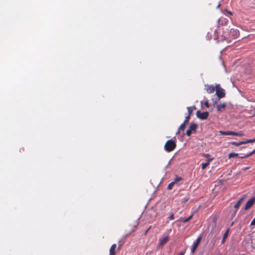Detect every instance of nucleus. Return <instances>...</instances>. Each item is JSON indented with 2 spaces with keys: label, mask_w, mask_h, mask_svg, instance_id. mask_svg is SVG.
<instances>
[{
  "label": "nucleus",
  "mask_w": 255,
  "mask_h": 255,
  "mask_svg": "<svg viewBox=\"0 0 255 255\" xmlns=\"http://www.w3.org/2000/svg\"><path fill=\"white\" fill-rule=\"evenodd\" d=\"M151 226H150L148 228V229H147V230L145 231V235H146V234L147 233V232H148V231L151 229Z\"/></svg>",
  "instance_id": "34"
},
{
  "label": "nucleus",
  "mask_w": 255,
  "mask_h": 255,
  "mask_svg": "<svg viewBox=\"0 0 255 255\" xmlns=\"http://www.w3.org/2000/svg\"><path fill=\"white\" fill-rule=\"evenodd\" d=\"M186 124L185 123H182L180 126L179 127V128H178V131L177 132L176 134H178L180 131H183L184 130L185 128V127H186Z\"/></svg>",
  "instance_id": "18"
},
{
  "label": "nucleus",
  "mask_w": 255,
  "mask_h": 255,
  "mask_svg": "<svg viewBox=\"0 0 255 255\" xmlns=\"http://www.w3.org/2000/svg\"><path fill=\"white\" fill-rule=\"evenodd\" d=\"M254 141H255V138L252 139H248L246 141H244V142H245V144H246L247 143H252V142H254Z\"/></svg>",
  "instance_id": "26"
},
{
  "label": "nucleus",
  "mask_w": 255,
  "mask_h": 255,
  "mask_svg": "<svg viewBox=\"0 0 255 255\" xmlns=\"http://www.w3.org/2000/svg\"><path fill=\"white\" fill-rule=\"evenodd\" d=\"M190 119V115H187L186 117H185V119L184 121V123H185V124H187L188 123L189 120Z\"/></svg>",
  "instance_id": "25"
},
{
  "label": "nucleus",
  "mask_w": 255,
  "mask_h": 255,
  "mask_svg": "<svg viewBox=\"0 0 255 255\" xmlns=\"http://www.w3.org/2000/svg\"><path fill=\"white\" fill-rule=\"evenodd\" d=\"M254 115H255V114H254Z\"/></svg>",
  "instance_id": "37"
},
{
  "label": "nucleus",
  "mask_w": 255,
  "mask_h": 255,
  "mask_svg": "<svg viewBox=\"0 0 255 255\" xmlns=\"http://www.w3.org/2000/svg\"><path fill=\"white\" fill-rule=\"evenodd\" d=\"M187 109L188 110V115H190V116H191L194 110L196 109V107L195 106H193L192 107H188L187 108Z\"/></svg>",
  "instance_id": "17"
},
{
  "label": "nucleus",
  "mask_w": 255,
  "mask_h": 255,
  "mask_svg": "<svg viewBox=\"0 0 255 255\" xmlns=\"http://www.w3.org/2000/svg\"><path fill=\"white\" fill-rule=\"evenodd\" d=\"M182 180V178L181 177H176L174 180L173 181L174 183H177V182L180 181Z\"/></svg>",
  "instance_id": "23"
},
{
  "label": "nucleus",
  "mask_w": 255,
  "mask_h": 255,
  "mask_svg": "<svg viewBox=\"0 0 255 255\" xmlns=\"http://www.w3.org/2000/svg\"><path fill=\"white\" fill-rule=\"evenodd\" d=\"M176 147V142L174 140L171 139L168 140L165 145H164V149L167 152H171L175 149Z\"/></svg>",
  "instance_id": "1"
},
{
  "label": "nucleus",
  "mask_w": 255,
  "mask_h": 255,
  "mask_svg": "<svg viewBox=\"0 0 255 255\" xmlns=\"http://www.w3.org/2000/svg\"><path fill=\"white\" fill-rule=\"evenodd\" d=\"M255 225V218L252 221L251 225L253 226Z\"/></svg>",
  "instance_id": "30"
},
{
  "label": "nucleus",
  "mask_w": 255,
  "mask_h": 255,
  "mask_svg": "<svg viewBox=\"0 0 255 255\" xmlns=\"http://www.w3.org/2000/svg\"><path fill=\"white\" fill-rule=\"evenodd\" d=\"M203 156L204 157H205L208 158V157H209L210 156V155L209 154H208V153H207V154H203Z\"/></svg>",
  "instance_id": "31"
},
{
  "label": "nucleus",
  "mask_w": 255,
  "mask_h": 255,
  "mask_svg": "<svg viewBox=\"0 0 255 255\" xmlns=\"http://www.w3.org/2000/svg\"><path fill=\"white\" fill-rule=\"evenodd\" d=\"M230 34L233 38H237L239 36V31L238 29L232 28L230 30Z\"/></svg>",
  "instance_id": "9"
},
{
  "label": "nucleus",
  "mask_w": 255,
  "mask_h": 255,
  "mask_svg": "<svg viewBox=\"0 0 255 255\" xmlns=\"http://www.w3.org/2000/svg\"><path fill=\"white\" fill-rule=\"evenodd\" d=\"M244 199V197L241 198L234 205V209L232 210L230 212V213L232 214L233 216H234L235 215Z\"/></svg>",
  "instance_id": "3"
},
{
  "label": "nucleus",
  "mask_w": 255,
  "mask_h": 255,
  "mask_svg": "<svg viewBox=\"0 0 255 255\" xmlns=\"http://www.w3.org/2000/svg\"><path fill=\"white\" fill-rule=\"evenodd\" d=\"M202 238V236L200 235V236L196 239V241L194 243L191 249L192 253H194L197 247H198L199 244L200 243Z\"/></svg>",
  "instance_id": "5"
},
{
  "label": "nucleus",
  "mask_w": 255,
  "mask_h": 255,
  "mask_svg": "<svg viewBox=\"0 0 255 255\" xmlns=\"http://www.w3.org/2000/svg\"><path fill=\"white\" fill-rule=\"evenodd\" d=\"M226 11L227 12H228L230 15H232V13L231 11H228L227 10H226Z\"/></svg>",
  "instance_id": "35"
},
{
  "label": "nucleus",
  "mask_w": 255,
  "mask_h": 255,
  "mask_svg": "<svg viewBox=\"0 0 255 255\" xmlns=\"http://www.w3.org/2000/svg\"><path fill=\"white\" fill-rule=\"evenodd\" d=\"M169 241V237L166 236L162 239L159 240V246L160 247L163 246Z\"/></svg>",
  "instance_id": "10"
},
{
  "label": "nucleus",
  "mask_w": 255,
  "mask_h": 255,
  "mask_svg": "<svg viewBox=\"0 0 255 255\" xmlns=\"http://www.w3.org/2000/svg\"><path fill=\"white\" fill-rule=\"evenodd\" d=\"M243 135L244 133L242 131H240L238 132L234 131V136H242Z\"/></svg>",
  "instance_id": "20"
},
{
  "label": "nucleus",
  "mask_w": 255,
  "mask_h": 255,
  "mask_svg": "<svg viewBox=\"0 0 255 255\" xmlns=\"http://www.w3.org/2000/svg\"><path fill=\"white\" fill-rule=\"evenodd\" d=\"M254 153H255V149L253 151H252L251 152H250L249 154H248L247 155L241 157V158L249 157Z\"/></svg>",
  "instance_id": "24"
},
{
  "label": "nucleus",
  "mask_w": 255,
  "mask_h": 255,
  "mask_svg": "<svg viewBox=\"0 0 255 255\" xmlns=\"http://www.w3.org/2000/svg\"><path fill=\"white\" fill-rule=\"evenodd\" d=\"M216 94L219 99L225 96V90L222 89L219 84H216Z\"/></svg>",
  "instance_id": "2"
},
{
  "label": "nucleus",
  "mask_w": 255,
  "mask_h": 255,
  "mask_svg": "<svg viewBox=\"0 0 255 255\" xmlns=\"http://www.w3.org/2000/svg\"><path fill=\"white\" fill-rule=\"evenodd\" d=\"M179 255H184V252H181L179 254Z\"/></svg>",
  "instance_id": "36"
},
{
  "label": "nucleus",
  "mask_w": 255,
  "mask_h": 255,
  "mask_svg": "<svg viewBox=\"0 0 255 255\" xmlns=\"http://www.w3.org/2000/svg\"><path fill=\"white\" fill-rule=\"evenodd\" d=\"M255 203V197H252L246 204L244 209L247 210L250 209Z\"/></svg>",
  "instance_id": "7"
},
{
  "label": "nucleus",
  "mask_w": 255,
  "mask_h": 255,
  "mask_svg": "<svg viewBox=\"0 0 255 255\" xmlns=\"http://www.w3.org/2000/svg\"><path fill=\"white\" fill-rule=\"evenodd\" d=\"M238 155H239L238 153H235V152H232V153H229V154L228 155V157H229V158H231L234 157L238 156Z\"/></svg>",
  "instance_id": "21"
},
{
  "label": "nucleus",
  "mask_w": 255,
  "mask_h": 255,
  "mask_svg": "<svg viewBox=\"0 0 255 255\" xmlns=\"http://www.w3.org/2000/svg\"><path fill=\"white\" fill-rule=\"evenodd\" d=\"M196 116L201 120H205L208 118L209 116V113L208 112L202 113L200 111H198L196 112Z\"/></svg>",
  "instance_id": "4"
},
{
  "label": "nucleus",
  "mask_w": 255,
  "mask_h": 255,
  "mask_svg": "<svg viewBox=\"0 0 255 255\" xmlns=\"http://www.w3.org/2000/svg\"><path fill=\"white\" fill-rule=\"evenodd\" d=\"M229 229H228L226 231V232L224 233V235H223V239H222V242H221V244H224L228 235H229Z\"/></svg>",
  "instance_id": "16"
},
{
  "label": "nucleus",
  "mask_w": 255,
  "mask_h": 255,
  "mask_svg": "<svg viewBox=\"0 0 255 255\" xmlns=\"http://www.w3.org/2000/svg\"><path fill=\"white\" fill-rule=\"evenodd\" d=\"M197 128V125L196 124H191L188 129L186 130V134L188 136H190L193 131H195Z\"/></svg>",
  "instance_id": "6"
},
{
  "label": "nucleus",
  "mask_w": 255,
  "mask_h": 255,
  "mask_svg": "<svg viewBox=\"0 0 255 255\" xmlns=\"http://www.w3.org/2000/svg\"><path fill=\"white\" fill-rule=\"evenodd\" d=\"M230 144L238 146H240L242 144H245V142H244V141H240L238 142L232 141V142H230Z\"/></svg>",
  "instance_id": "19"
},
{
  "label": "nucleus",
  "mask_w": 255,
  "mask_h": 255,
  "mask_svg": "<svg viewBox=\"0 0 255 255\" xmlns=\"http://www.w3.org/2000/svg\"><path fill=\"white\" fill-rule=\"evenodd\" d=\"M226 103H224L222 104H218L217 105V110L218 112L222 111L223 109H224L226 107Z\"/></svg>",
  "instance_id": "14"
},
{
  "label": "nucleus",
  "mask_w": 255,
  "mask_h": 255,
  "mask_svg": "<svg viewBox=\"0 0 255 255\" xmlns=\"http://www.w3.org/2000/svg\"><path fill=\"white\" fill-rule=\"evenodd\" d=\"M116 247L117 245L115 244L112 245L110 249L109 255H115Z\"/></svg>",
  "instance_id": "12"
},
{
  "label": "nucleus",
  "mask_w": 255,
  "mask_h": 255,
  "mask_svg": "<svg viewBox=\"0 0 255 255\" xmlns=\"http://www.w3.org/2000/svg\"><path fill=\"white\" fill-rule=\"evenodd\" d=\"M205 89L206 92L208 94H212L216 91V86H214L213 85H206Z\"/></svg>",
  "instance_id": "8"
},
{
  "label": "nucleus",
  "mask_w": 255,
  "mask_h": 255,
  "mask_svg": "<svg viewBox=\"0 0 255 255\" xmlns=\"http://www.w3.org/2000/svg\"><path fill=\"white\" fill-rule=\"evenodd\" d=\"M175 184L174 182L173 181L169 183L167 186V189L168 190H171L173 188L174 185Z\"/></svg>",
  "instance_id": "22"
},
{
  "label": "nucleus",
  "mask_w": 255,
  "mask_h": 255,
  "mask_svg": "<svg viewBox=\"0 0 255 255\" xmlns=\"http://www.w3.org/2000/svg\"><path fill=\"white\" fill-rule=\"evenodd\" d=\"M220 133L221 135H234V131H220Z\"/></svg>",
  "instance_id": "15"
},
{
  "label": "nucleus",
  "mask_w": 255,
  "mask_h": 255,
  "mask_svg": "<svg viewBox=\"0 0 255 255\" xmlns=\"http://www.w3.org/2000/svg\"><path fill=\"white\" fill-rule=\"evenodd\" d=\"M174 219V215L173 214H171L170 216L169 217V220H173Z\"/></svg>",
  "instance_id": "29"
},
{
  "label": "nucleus",
  "mask_w": 255,
  "mask_h": 255,
  "mask_svg": "<svg viewBox=\"0 0 255 255\" xmlns=\"http://www.w3.org/2000/svg\"><path fill=\"white\" fill-rule=\"evenodd\" d=\"M197 212V211H195L191 215V216H190L188 218V219L190 221L193 217V216H194V214Z\"/></svg>",
  "instance_id": "28"
},
{
  "label": "nucleus",
  "mask_w": 255,
  "mask_h": 255,
  "mask_svg": "<svg viewBox=\"0 0 255 255\" xmlns=\"http://www.w3.org/2000/svg\"><path fill=\"white\" fill-rule=\"evenodd\" d=\"M204 105L205 106L207 107V108H209V104L208 103V102L207 101V102H205V103H204Z\"/></svg>",
  "instance_id": "32"
},
{
  "label": "nucleus",
  "mask_w": 255,
  "mask_h": 255,
  "mask_svg": "<svg viewBox=\"0 0 255 255\" xmlns=\"http://www.w3.org/2000/svg\"><path fill=\"white\" fill-rule=\"evenodd\" d=\"M188 201V198H185L184 199V201L182 202V203L185 204Z\"/></svg>",
  "instance_id": "33"
},
{
  "label": "nucleus",
  "mask_w": 255,
  "mask_h": 255,
  "mask_svg": "<svg viewBox=\"0 0 255 255\" xmlns=\"http://www.w3.org/2000/svg\"><path fill=\"white\" fill-rule=\"evenodd\" d=\"M228 22V20L226 18L221 17L218 19V23L220 25H225Z\"/></svg>",
  "instance_id": "11"
},
{
  "label": "nucleus",
  "mask_w": 255,
  "mask_h": 255,
  "mask_svg": "<svg viewBox=\"0 0 255 255\" xmlns=\"http://www.w3.org/2000/svg\"><path fill=\"white\" fill-rule=\"evenodd\" d=\"M180 221H182L184 223H187L189 221V220L188 219V218H186V219H183V218H181L179 220Z\"/></svg>",
  "instance_id": "27"
},
{
  "label": "nucleus",
  "mask_w": 255,
  "mask_h": 255,
  "mask_svg": "<svg viewBox=\"0 0 255 255\" xmlns=\"http://www.w3.org/2000/svg\"><path fill=\"white\" fill-rule=\"evenodd\" d=\"M213 158H210V159H208L207 160V161H206V162H205V163H202L201 164V168H202V169H203V170L205 169L206 168V167H207L208 165H209L210 162L211 161H212V160H213Z\"/></svg>",
  "instance_id": "13"
}]
</instances>
